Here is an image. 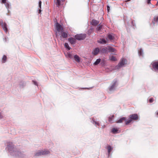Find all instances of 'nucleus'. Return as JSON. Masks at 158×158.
Instances as JSON below:
<instances>
[{
	"label": "nucleus",
	"mask_w": 158,
	"mask_h": 158,
	"mask_svg": "<svg viewBox=\"0 0 158 158\" xmlns=\"http://www.w3.org/2000/svg\"><path fill=\"white\" fill-rule=\"evenodd\" d=\"M5 145L6 146V150H8L11 155L15 156L17 158H24V154L20 151H16L12 142L7 141L5 143Z\"/></svg>",
	"instance_id": "nucleus-1"
},
{
	"label": "nucleus",
	"mask_w": 158,
	"mask_h": 158,
	"mask_svg": "<svg viewBox=\"0 0 158 158\" xmlns=\"http://www.w3.org/2000/svg\"><path fill=\"white\" fill-rule=\"evenodd\" d=\"M50 153V152L47 150H39L36 152L35 154V156H39L42 155H46Z\"/></svg>",
	"instance_id": "nucleus-2"
},
{
	"label": "nucleus",
	"mask_w": 158,
	"mask_h": 158,
	"mask_svg": "<svg viewBox=\"0 0 158 158\" xmlns=\"http://www.w3.org/2000/svg\"><path fill=\"white\" fill-rule=\"evenodd\" d=\"M127 64V60L126 59L123 58H122L120 61L118 63V65H117L115 68L116 69H118L120 68L123 67L125 64Z\"/></svg>",
	"instance_id": "nucleus-3"
},
{
	"label": "nucleus",
	"mask_w": 158,
	"mask_h": 158,
	"mask_svg": "<svg viewBox=\"0 0 158 158\" xmlns=\"http://www.w3.org/2000/svg\"><path fill=\"white\" fill-rule=\"evenodd\" d=\"M56 28L57 31L62 32L63 31V28L59 23L56 22L55 23Z\"/></svg>",
	"instance_id": "nucleus-4"
},
{
	"label": "nucleus",
	"mask_w": 158,
	"mask_h": 158,
	"mask_svg": "<svg viewBox=\"0 0 158 158\" xmlns=\"http://www.w3.org/2000/svg\"><path fill=\"white\" fill-rule=\"evenodd\" d=\"M85 34H77L75 36V38L78 40H82L84 39L86 37Z\"/></svg>",
	"instance_id": "nucleus-5"
},
{
	"label": "nucleus",
	"mask_w": 158,
	"mask_h": 158,
	"mask_svg": "<svg viewBox=\"0 0 158 158\" xmlns=\"http://www.w3.org/2000/svg\"><path fill=\"white\" fill-rule=\"evenodd\" d=\"M0 24L2 26L4 31L6 33H7L8 31V29L6 23H3L2 20H0Z\"/></svg>",
	"instance_id": "nucleus-6"
},
{
	"label": "nucleus",
	"mask_w": 158,
	"mask_h": 158,
	"mask_svg": "<svg viewBox=\"0 0 158 158\" xmlns=\"http://www.w3.org/2000/svg\"><path fill=\"white\" fill-rule=\"evenodd\" d=\"M152 66L154 70L158 72V61H155L152 63Z\"/></svg>",
	"instance_id": "nucleus-7"
},
{
	"label": "nucleus",
	"mask_w": 158,
	"mask_h": 158,
	"mask_svg": "<svg viewBox=\"0 0 158 158\" xmlns=\"http://www.w3.org/2000/svg\"><path fill=\"white\" fill-rule=\"evenodd\" d=\"M117 83L116 80H114L112 82V85L109 88V90L110 91H112L114 89Z\"/></svg>",
	"instance_id": "nucleus-8"
},
{
	"label": "nucleus",
	"mask_w": 158,
	"mask_h": 158,
	"mask_svg": "<svg viewBox=\"0 0 158 158\" xmlns=\"http://www.w3.org/2000/svg\"><path fill=\"white\" fill-rule=\"evenodd\" d=\"M130 118H131L132 120H136L138 119V116L137 114H134L130 115Z\"/></svg>",
	"instance_id": "nucleus-9"
},
{
	"label": "nucleus",
	"mask_w": 158,
	"mask_h": 158,
	"mask_svg": "<svg viewBox=\"0 0 158 158\" xmlns=\"http://www.w3.org/2000/svg\"><path fill=\"white\" fill-rule=\"evenodd\" d=\"M106 148L107 150L108 155V156H110V152L111 151H112L113 150V147L110 145H108L107 146V147H106Z\"/></svg>",
	"instance_id": "nucleus-10"
},
{
	"label": "nucleus",
	"mask_w": 158,
	"mask_h": 158,
	"mask_svg": "<svg viewBox=\"0 0 158 158\" xmlns=\"http://www.w3.org/2000/svg\"><path fill=\"white\" fill-rule=\"evenodd\" d=\"M100 51L102 53H106L108 52V47H103L102 48H100Z\"/></svg>",
	"instance_id": "nucleus-11"
},
{
	"label": "nucleus",
	"mask_w": 158,
	"mask_h": 158,
	"mask_svg": "<svg viewBox=\"0 0 158 158\" xmlns=\"http://www.w3.org/2000/svg\"><path fill=\"white\" fill-rule=\"evenodd\" d=\"M99 52V50L98 48H97L94 49L92 52V53L94 55H97Z\"/></svg>",
	"instance_id": "nucleus-12"
},
{
	"label": "nucleus",
	"mask_w": 158,
	"mask_h": 158,
	"mask_svg": "<svg viewBox=\"0 0 158 158\" xmlns=\"http://www.w3.org/2000/svg\"><path fill=\"white\" fill-rule=\"evenodd\" d=\"M61 33V38H65L67 37L68 35V33L65 32H63V31Z\"/></svg>",
	"instance_id": "nucleus-13"
},
{
	"label": "nucleus",
	"mask_w": 158,
	"mask_h": 158,
	"mask_svg": "<svg viewBox=\"0 0 158 158\" xmlns=\"http://www.w3.org/2000/svg\"><path fill=\"white\" fill-rule=\"evenodd\" d=\"M68 40L72 44H74L76 43L75 40L73 38H69Z\"/></svg>",
	"instance_id": "nucleus-14"
},
{
	"label": "nucleus",
	"mask_w": 158,
	"mask_h": 158,
	"mask_svg": "<svg viewBox=\"0 0 158 158\" xmlns=\"http://www.w3.org/2000/svg\"><path fill=\"white\" fill-rule=\"evenodd\" d=\"M74 58L75 60L77 62L79 63L80 61V57L77 55H75L74 56Z\"/></svg>",
	"instance_id": "nucleus-15"
},
{
	"label": "nucleus",
	"mask_w": 158,
	"mask_h": 158,
	"mask_svg": "<svg viewBox=\"0 0 158 158\" xmlns=\"http://www.w3.org/2000/svg\"><path fill=\"white\" fill-rule=\"evenodd\" d=\"M65 56L67 57V58H69L70 59H73V56L72 55V54L71 53H70L69 52H67L66 54H65Z\"/></svg>",
	"instance_id": "nucleus-16"
},
{
	"label": "nucleus",
	"mask_w": 158,
	"mask_h": 158,
	"mask_svg": "<svg viewBox=\"0 0 158 158\" xmlns=\"http://www.w3.org/2000/svg\"><path fill=\"white\" fill-rule=\"evenodd\" d=\"M99 23V22L96 20L93 19L92 20L91 23L93 25L96 26L98 25Z\"/></svg>",
	"instance_id": "nucleus-17"
},
{
	"label": "nucleus",
	"mask_w": 158,
	"mask_h": 158,
	"mask_svg": "<svg viewBox=\"0 0 158 158\" xmlns=\"http://www.w3.org/2000/svg\"><path fill=\"white\" fill-rule=\"evenodd\" d=\"M98 42L101 44H105L106 43V41L104 39H100L98 41Z\"/></svg>",
	"instance_id": "nucleus-18"
},
{
	"label": "nucleus",
	"mask_w": 158,
	"mask_h": 158,
	"mask_svg": "<svg viewBox=\"0 0 158 158\" xmlns=\"http://www.w3.org/2000/svg\"><path fill=\"white\" fill-rule=\"evenodd\" d=\"M108 47V50L109 52H114L115 50L114 48H113L112 47L110 46H107Z\"/></svg>",
	"instance_id": "nucleus-19"
},
{
	"label": "nucleus",
	"mask_w": 158,
	"mask_h": 158,
	"mask_svg": "<svg viewBox=\"0 0 158 158\" xmlns=\"http://www.w3.org/2000/svg\"><path fill=\"white\" fill-rule=\"evenodd\" d=\"M63 2L61 1V0H56V2L55 3L57 6H59L60 5L61 3Z\"/></svg>",
	"instance_id": "nucleus-20"
},
{
	"label": "nucleus",
	"mask_w": 158,
	"mask_h": 158,
	"mask_svg": "<svg viewBox=\"0 0 158 158\" xmlns=\"http://www.w3.org/2000/svg\"><path fill=\"white\" fill-rule=\"evenodd\" d=\"M126 120V118L125 117H123L122 118H120L118 120L117 123H121L123 122V121H124Z\"/></svg>",
	"instance_id": "nucleus-21"
},
{
	"label": "nucleus",
	"mask_w": 158,
	"mask_h": 158,
	"mask_svg": "<svg viewBox=\"0 0 158 158\" xmlns=\"http://www.w3.org/2000/svg\"><path fill=\"white\" fill-rule=\"evenodd\" d=\"M101 61V59L100 58H99L97 59L95 61V62L94 63V65H97Z\"/></svg>",
	"instance_id": "nucleus-22"
},
{
	"label": "nucleus",
	"mask_w": 158,
	"mask_h": 158,
	"mask_svg": "<svg viewBox=\"0 0 158 158\" xmlns=\"http://www.w3.org/2000/svg\"><path fill=\"white\" fill-rule=\"evenodd\" d=\"M64 46L65 48H66L68 50H70L71 48L69 47L68 44L67 43H65L64 44Z\"/></svg>",
	"instance_id": "nucleus-23"
},
{
	"label": "nucleus",
	"mask_w": 158,
	"mask_h": 158,
	"mask_svg": "<svg viewBox=\"0 0 158 158\" xmlns=\"http://www.w3.org/2000/svg\"><path fill=\"white\" fill-rule=\"evenodd\" d=\"M110 60H111V61H115L116 60H117V59L116 58H115V57H114V56H111L110 58Z\"/></svg>",
	"instance_id": "nucleus-24"
},
{
	"label": "nucleus",
	"mask_w": 158,
	"mask_h": 158,
	"mask_svg": "<svg viewBox=\"0 0 158 158\" xmlns=\"http://www.w3.org/2000/svg\"><path fill=\"white\" fill-rule=\"evenodd\" d=\"M93 121V123L95 124L96 126H100V123L99 122L95 121L94 120V118H93L92 119Z\"/></svg>",
	"instance_id": "nucleus-25"
},
{
	"label": "nucleus",
	"mask_w": 158,
	"mask_h": 158,
	"mask_svg": "<svg viewBox=\"0 0 158 158\" xmlns=\"http://www.w3.org/2000/svg\"><path fill=\"white\" fill-rule=\"evenodd\" d=\"M138 53L139 56H143V50L142 49H140L138 51Z\"/></svg>",
	"instance_id": "nucleus-26"
},
{
	"label": "nucleus",
	"mask_w": 158,
	"mask_h": 158,
	"mask_svg": "<svg viewBox=\"0 0 158 158\" xmlns=\"http://www.w3.org/2000/svg\"><path fill=\"white\" fill-rule=\"evenodd\" d=\"M108 38L110 40H113L114 38V37L111 34L108 35Z\"/></svg>",
	"instance_id": "nucleus-27"
},
{
	"label": "nucleus",
	"mask_w": 158,
	"mask_h": 158,
	"mask_svg": "<svg viewBox=\"0 0 158 158\" xmlns=\"http://www.w3.org/2000/svg\"><path fill=\"white\" fill-rule=\"evenodd\" d=\"M6 58H7V57L6 56L4 55L3 56L2 58V62L3 63H5L6 61Z\"/></svg>",
	"instance_id": "nucleus-28"
},
{
	"label": "nucleus",
	"mask_w": 158,
	"mask_h": 158,
	"mask_svg": "<svg viewBox=\"0 0 158 158\" xmlns=\"http://www.w3.org/2000/svg\"><path fill=\"white\" fill-rule=\"evenodd\" d=\"M114 117V115H112L110 117H109V121L110 123H112V119H113Z\"/></svg>",
	"instance_id": "nucleus-29"
},
{
	"label": "nucleus",
	"mask_w": 158,
	"mask_h": 158,
	"mask_svg": "<svg viewBox=\"0 0 158 158\" xmlns=\"http://www.w3.org/2000/svg\"><path fill=\"white\" fill-rule=\"evenodd\" d=\"M102 27V25L99 24L97 28V29L98 31L100 30Z\"/></svg>",
	"instance_id": "nucleus-30"
},
{
	"label": "nucleus",
	"mask_w": 158,
	"mask_h": 158,
	"mask_svg": "<svg viewBox=\"0 0 158 158\" xmlns=\"http://www.w3.org/2000/svg\"><path fill=\"white\" fill-rule=\"evenodd\" d=\"M93 28H90V29H89L88 31V34L89 35H90V34L92 33V32H93Z\"/></svg>",
	"instance_id": "nucleus-31"
},
{
	"label": "nucleus",
	"mask_w": 158,
	"mask_h": 158,
	"mask_svg": "<svg viewBox=\"0 0 158 158\" xmlns=\"http://www.w3.org/2000/svg\"><path fill=\"white\" fill-rule=\"evenodd\" d=\"M6 7V8L8 9L9 8V6H10L9 3L8 2H6L4 4Z\"/></svg>",
	"instance_id": "nucleus-32"
},
{
	"label": "nucleus",
	"mask_w": 158,
	"mask_h": 158,
	"mask_svg": "<svg viewBox=\"0 0 158 158\" xmlns=\"http://www.w3.org/2000/svg\"><path fill=\"white\" fill-rule=\"evenodd\" d=\"M118 131V130L115 128H113L112 129V132L113 133H116Z\"/></svg>",
	"instance_id": "nucleus-33"
},
{
	"label": "nucleus",
	"mask_w": 158,
	"mask_h": 158,
	"mask_svg": "<svg viewBox=\"0 0 158 158\" xmlns=\"http://www.w3.org/2000/svg\"><path fill=\"white\" fill-rule=\"evenodd\" d=\"M154 21L155 22H158V16H155L154 18Z\"/></svg>",
	"instance_id": "nucleus-34"
},
{
	"label": "nucleus",
	"mask_w": 158,
	"mask_h": 158,
	"mask_svg": "<svg viewBox=\"0 0 158 158\" xmlns=\"http://www.w3.org/2000/svg\"><path fill=\"white\" fill-rule=\"evenodd\" d=\"M24 85H25V84L23 82H21L19 84V85L21 87H23Z\"/></svg>",
	"instance_id": "nucleus-35"
},
{
	"label": "nucleus",
	"mask_w": 158,
	"mask_h": 158,
	"mask_svg": "<svg viewBox=\"0 0 158 158\" xmlns=\"http://www.w3.org/2000/svg\"><path fill=\"white\" fill-rule=\"evenodd\" d=\"M132 121V120H131V118H130V119L128 120L126 122V125H127L128 124L131 123Z\"/></svg>",
	"instance_id": "nucleus-36"
},
{
	"label": "nucleus",
	"mask_w": 158,
	"mask_h": 158,
	"mask_svg": "<svg viewBox=\"0 0 158 158\" xmlns=\"http://www.w3.org/2000/svg\"><path fill=\"white\" fill-rule=\"evenodd\" d=\"M32 82L35 85H37V86L38 85V84L36 81H32Z\"/></svg>",
	"instance_id": "nucleus-37"
},
{
	"label": "nucleus",
	"mask_w": 158,
	"mask_h": 158,
	"mask_svg": "<svg viewBox=\"0 0 158 158\" xmlns=\"http://www.w3.org/2000/svg\"><path fill=\"white\" fill-rule=\"evenodd\" d=\"M153 98H150V99L149 100V102H150L152 103L153 102Z\"/></svg>",
	"instance_id": "nucleus-38"
},
{
	"label": "nucleus",
	"mask_w": 158,
	"mask_h": 158,
	"mask_svg": "<svg viewBox=\"0 0 158 158\" xmlns=\"http://www.w3.org/2000/svg\"><path fill=\"white\" fill-rule=\"evenodd\" d=\"M39 7L40 8H41V1H40L39 2Z\"/></svg>",
	"instance_id": "nucleus-39"
},
{
	"label": "nucleus",
	"mask_w": 158,
	"mask_h": 158,
	"mask_svg": "<svg viewBox=\"0 0 158 158\" xmlns=\"http://www.w3.org/2000/svg\"><path fill=\"white\" fill-rule=\"evenodd\" d=\"M3 116L2 115V113L1 112H0V119L2 118Z\"/></svg>",
	"instance_id": "nucleus-40"
},
{
	"label": "nucleus",
	"mask_w": 158,
	"mask_h": 158,
	"mask_svg": "<svg viewBox=\"0 0 158 158\" xmlns=\"http://www.w3.org/2000/svg\"><path fill=\"white\" fill-rule=\"evenodd\" d=\"M6 0H2V3L5 4L6 3Z\"/></svg>",
	"instance_id": "nucleus-41"
},
{
	"label": "nucleus",
	"mask_w": 158,
	"mask_h": 158,
	"mask_svg": "<svg viewBox=\"0 0 158 158\" xmlns=\"http://www.w3.org/2000/svg\"><path fill=\"white\" fill-rule=\"evenodd\" d=\"M107 10L108 11H109L110 9V7L108 6H107Z\"/></svg>",
	"instance_id": "nucleus-42"
},
{
	"label": "nucleus",
	"mask_w": 158,
	"mask_h": 158,
	"mask_svg": "<svg viewBox=\"0 0 158 158\" xmlns=\"http://www.w3.org/2000/svg\"><path fill=\"white\" fill-rule=\"evenodd\" d=\"M151 0H148V4H150L151 3Z\"/></svg>",
	"instance_id": "nucleus-43"
},
{
	"label": "nucleus",
	"mask_w": 158,
	"mask_h": 158,
	"mask_svg": "<svg viewBox=\"0 0 158 158\" xmlns=\"http://www.w3.org/2000/svg\"><path fill=\"white\" fill-rule=\"evenodd\" d=\"M41 10L40 9L39 10V13H41Z\"/></svg>",
	"instance_id": "nucleus-44"
},
{
	"label": "nucleus",
	"mask_w": 158,
	"mask_h": 158,
	"mask_svg": "<svg viewBox=\"0 0 158 158\" xmlns=\"http://www.w3.org/2000/svg\"><path fill=\"white\" fill-rule=\"evenodd\" d=\"M132 24L133 25V26H134V25L133 24V21H131Z\"/></svg>",
	"instance_id": "nucleus-45"
},
{
	"label": "nucleus",
	"mask_w": 158,
	"mask_h": 158,
	"mask_svg": "<svg viewBox=\"0 0 158 158\" xmlns=\"http://www.w3.org/2000/svg\"><path fill=\"white\" fill-rule=\"evenodd\" d=\"M156 5L157 6H158V1L157 2V3Z\"/></svg>",
	"instance_id": "nucleus-46"
},
{
	"label": "nucleus",
	"mask_w": 158,
	"mask_h": 158,
	"mask_svg": "<svg viewBox=\"0 0 158 158\" xmlns=\"http://www.w3.org/2000/svg\"><path fill=\"white\" fill-rule=\"evenodd\" d=\"M56 36H57V32H56Z\"/></svg>",
	"instance_id": "nucleus-47"
},
{
	"label": "nucleus",
	"mask_w": 158,
	"mask_h": 158,
	"mask_svg": "<svg viewBox=\"0 0 158 158\" xmlns=\"http://www.w3.org/2000/svg\"><path fill=\"white\" fill-rule=\"evenodd\" d=\"M152 23H153L154 24H155V23H154V22H152Z\"/></svg>",
	"instance_id": "nucleus-48"
},
{
	"label": "nucleus",
	"mask_w": 158,
	"mask_h": 158,
	"mask_svg": "<svg viewBox=\"0 0 158 158\" xmlns=\"http://www.w3.org/2000/svg\"><path fill=\"white\" fill-rule=\"evenodd\" d=\"M156 115H158V112L156 113Z\"/></svg>",
	"instance_id": "nucleus-49"
},
{
	"label": "nucleus",
	"mask_w": 158,
	"mask_h": 158,
	"mask_svg": "<svg viewBox=\"0 0 158 158\" xmlns=\"http://www.w3.org/2000/svg\"><path fill=\"white\" fill-rule=\"evenodd\" d=\"M64 0H61V1H62L63 2V1H64Z\"/></svg>",
	"instance_id": "nucleus-50"
},
{
	"label": "nucleus",
	"mask_w": 158,
	"mask_h": 158,
	"mask_svg": "<svg viewBox=\"0 0 158 158\" xmlns=\"http://www.w3.org/2000/svg\"><path fill=\"white\" fill-rule=\"evenodd\" d=\"M85 89H88V88H85Z\"/></svg>",
	"instance_id": "nucleus-51"
},
{
	"label": "nucleus",
	"mask_w": 158,
	"mask_h": 158,
	"mask_svg": "<svg viewBox=\"0 0 158 158\" xmlns=\"http://www.w3.org/2000/svg\"><path fill=\"white\" fill-rule=\"evenodd\" d=\"M127 1H130V0H128Z\"/></svg>",
	"instance_id": "nucleus-52"
},
{
	"label": "nucleus",
	"mask_w": 158,
	"mask_h": 158,
	"mask_svg": "<svg viewBox=\"0 0 158 158\" xmlns=\"http://www.w3.org/2000/svg\"><path fill=\"white\" fill-rule=\"evenodd\" d=\"M5 40H6L5 41H6V38H5Z\"/></svg>",
	"instance_id": "nucleus-53"
}]
</instances>
